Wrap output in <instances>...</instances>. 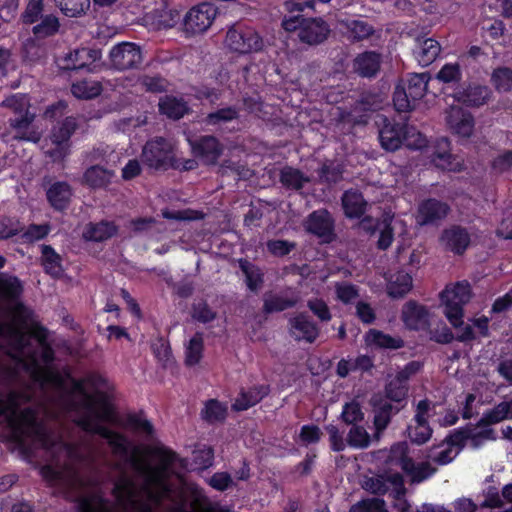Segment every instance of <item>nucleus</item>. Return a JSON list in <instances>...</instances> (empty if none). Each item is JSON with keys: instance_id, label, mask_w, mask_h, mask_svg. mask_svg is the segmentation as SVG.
Masks as SVG:
<instances>
[{"instance_id": "nucleus-1", "label": "nucleus", "mask_w": 512, "mask_h": 512, "mask_svg": "<svg viewBox=\"0 0 512 512\" xmlns=\"http://www.w3.org/2000/svg\"><path fill=\"white\" fill-rule=\"evenodd\" d=\"M21 290L16 277L0 274V345L14 361L15 373L24 372L43 399L36 405L30 392H0V423L19 446H40L51 453L55 463L41 469L48 483H82L74 462L88 464L99 452L90 441L70 442L47 421L65 413L84 431L105 439L116 454L126 455L125 437L104 425L114 422L112 385L96 374L78 381L52 367L53 350L45 331L28 324V311L17 299Z\"/></svg>"}, {"instance_id": "nucleus-2", "label": "nucleus", "mask_w": 512, "mask_h": 512, "mask_svg": "<svg viewBox=\"0 0 512 512\" xmlns=\"http://www.w3.org/2000/svg\"><path fill=\"white\" fill-rule=\"evenodd\" d=\"M377 459H384L387 470L383 474L366 478L363 488L373 494L387 492L399 495L404 490V483L398 469L406 473L413 482H421L435 472L428 462L415 464L408 456V445L405 442L396 443L389 451L380 450L376 453Z\"/></svg>"}, {"instance_id": "nucleus-3", "label": "nucleus", "mask_w": 512, "mask_h": 512, "mask_svg": "<svg viewBox=\"0 0 512 512\" xmlns=\"http://www.w3.org/2000/svg\"><path fill=\"white\" fill-rule=\"evenodd\" d=\"M2 106L11 109L16 117L10 120L11 126L16 130L15 138L37 142L40 133L30 129L35 113L30 112V104L26 95L14 94L2 102Z\"/></svg>"}, {"instance_id": "nucleus-4", "label": "nucleus", "mask_w": 512, "mask_h": 512, "mask_svg": "<svg viewBox=\"0 0 512 512\" xmlns=\"http://www.w3.org/2000/svg\"><path fill=\"white\" fill-rule=\"evenodd\" d=\"M471 299V288L468 282L461 281L447 285L440 294L443 313L454 327L463 324V307Z\"/></svg>"}, {"instance_id": "nucleus-5", "label": "nucleus", "mask_w": 512, "mask_h": 512, "mask_svg": "<svg viewBox=\"0 0 512 512\" xmlns=\"http://www.w3.org/2000/svg\"><path fill=\"white\" fill-rule=\"evenodd\" d=\"M381 146L387 151L397 150L403 142L411 149H422L426 138L413 128L399 124L385 123L379 132Z\"/></svg>"}, {"instance_id": "nucleus-6", "label": "nucleus", "mask_w": 512, "mask_h": 512, "mask_svg": "<svg viewBox=\"0 0 512 512\" xmlns=\"http://www.w3.org/2000/svg\"><path fill=\"white\" fill-rule=\"evenodd\" d=\"M282 26L288 32H297L299 39L307 44H318L329 33V27L322 19L303 18L300 15L285 18Z\"/></svg>"}, {"instance_id": "nucleus-7", "label": "nucleus", "mask_w": 512, "mask_h": 512, "mask_svg": "<svg viewBox=\"0 0 512 512\" xmlns=\"http://www.w3.org/2000/svg\"><path fill=\"white\" fill-rule=\"evenodd\" d=\"M76 127V119L72 117L54 126L45 148V153L54 162L63 160L70 153V137Z\"/></svg>"}, {"instance_id": "nucleus-8", "label": "nucleus", "mask_w": 512, "mask_h": 512, "mask_svg": "<svg viewBox=\"0 0 512 512\" xmlns=\"http://www.w3.org/2000/svg\"><path fill=\"white\" fill-rule=\"evenodd\" d=\"M225 45L231 51L244 54L259 51L263 41L254 29L236 25L227 31Z\"/></svg>"}, {"instance_id": "nucleus-9", "label": "nucleus", "mask_w": 512, "mask_h": 512, "mask_svg": "<svg viewBox=\"0 0 512 512\" xmlns=\"http://www.w3.org/2000/svg\"><path fill=\"white\" fill-rule=\"evenodd\" d=\"M218 9L211 3H201L186 14L184 30L187 34L195 35L205 32L213 23Z\"/></svg>"}, {"instance_id": "nucleus-10", "label": "nucleus", "mask_w": 512, "mask_h": 512, "mask_svg": "<svg viewBox=\"0 0 512 512\" xmlns=\"http://www.w3.org/2000/svg\"><path fill=\"white\" fill-rule=\"evenodd\" d=\"M445 122L448 130L459 138H469L474 133L475 120L472 114L454 102L449 104L445 113Z\"/></svg>"}, {"instance_id": "nucleus-11", "label": "nucleus", "mask_w": 512, "mask_h": 512, "mask_svg": "<svg viewBox=\"0 0 512 512\" xmlns=\"http://www.w3.org/2000/svg\"><path fill=\"white\" fill-rule=\"evenodd\" d=\"M143 161L150 167L160 168L173 160V148L170 142L156 138L146 143L142 151Z\"/></svg>"}, {"instance_id": "nucleus-12", "label": "nucleus", "mask_w": 512, "mask_h": 512, "mask_svg": "<svg viewBox=\"0 0 512 512\" xmlns=\"http://www.w3.org/2000/svg\"><path fill=\"white\" fill-rule=\"evenodd\" d=\"M110 61L118 70L135 68L142 62L140 47L130 42L120 43L111 49Z\"/></svg>"}, {"instance_id": "nucleus-13", "label": "nucleus", "mask_w": 512, "mask_h": 512, "mask_svg": "<svg viewBox=\"0 0 512 512\" xmlns=\"http://www.w3.org/2000/svg\"><path fill=\"white\" fill-rule=\"evenodd\" d=\"M464 443L462 433H454L436 446H433L428 458L439 465L450 463L461 451Z\"/></svg>"}, {"instance_id": "nucleus-14", "label": "nucleus", "mask_w": 512, "mask_h": 512, "mask_svg": "<svg viewBox=\"0 0 512 512\" xmlns=\"http://www.w3.org/2000/svg\"><path fill=\"white\" fill-rule=\"evenodd\" d=\"M100 57L99 50L83 47L68 51L57 60V64L64 70H77L89 66Z\"/></svg>"}, {"instance_id": "nucleus-15", "label": "nucleus", "mask_w": 512, "mask_h": 512, "mask_svg": "<svg viewBox=\"0 0 512 512\" xmlns=\"http://www.w3.org/2000/svg\"><path fill=\"white\" fill-rule=\"evenodd\" d=\"M374 232L378 234V248L385 250L392 244L394 234L401 235L406 232V225L402 219L396 218L390 213H385Z\"/></svg>"}, {"instance_id": "nucleus-16", "label": "nucleus", "mask_w": 512, "mask_h": 512, "mask_svg": "<svg viewBox=\"0 0 512 512\" xmlns=\"http://www.w3.org/2000/svg\"><path fill=\"white\" fill-rule=\"evenodd\" d=\"M401 319L408 329L421 330L429 324V312L424 306L408 301L402 308Z\"/></svg>"}, {"instance_id": "nucleus-17", "label": "nucleus", "mask_w": 512, "mask_h": 512, "mask_svg": "<svg viewBox=\"0 0 512 512\" xmlns=\"http://www.w3.org/2000/svg\"><path fill=\"white\" fill-rule=\"evenodd\" d=\"M490 97V90L486 86L470 85L459 89L453 95V102L462 103L471 107L484 105Z\"/></svg>"}, {"instance_id": "nucleus-18", "label": "nucleus", "mask_w": 512, "mask_h": 512, "mask_svg": "<svg viewBox=\"0 0 512 512\" xmlns=\"http://www.w3.org/2000/svg\"><path fill=\"white\" fill-rule=\"evenodd\" d=\"M449 141L442 138L437 143L438 150L433 153L432 162L440 169L448 171H460L463 166L461 158L448 153Z\"/></svg>"}, {"instance_id": "nucleus-19", "label": "nucleus", "mask_w": 512, "mask_h": 512, "mask_svg": "<svg viewBox=\"0 0 512 512\" xmlns=\"http://www.w3.org/2000/svg\"><path fill=\"white\" fill-rule=\"evenodd\" d=\"M440 241L446 249L460 254L468 247L470 237L465 229L455 226L446 229L442 233Z\"/></svg>"}, {"instance_id": "nucleus-20", "label": "nucleus", "mask_w": 512, "mask_h": 512, "mask_svg": "<svg viewBox=\"0 0 512 512\" xmlns=\"http://www.w3.org/2000/svg\"><path fill=\"white\" fill-rule=\"evenodd\" d=\"M291 333L297 340L312 343L319 335L317 326L306 316L300 314L290 321Z\"/></svg>"}, {"instance_id": "nucleus-21", "label": "nucleus", "mask_w": 512, "mask_h": 512, "mask_svg": "<svg viewBox=\"0 0 512 512\" xmlns=\"http://www.w3.org/2000/svg\"><path fill=\"white\" fill-rule=\"evenodd\" d=\"M306 228L319 237L329 238L333 230L330 214L326 210L313 212L306 221Z\"/></svg>"}, {"instance_id": "nucleus-22", "label": "nucleus", "mask_w": 512, "mask_h": 512, "mask_svg": "<svg viewBox=\"0 0 512 512\" xmlns=\"http://www.w3.org/2000/svg\"><path fill=\"white\" fill-rule=\"evenodd\" d=\"M189 142L194 154L201 157L206 163H214L221 153L218 141L212 136L202 137L197 142L189 139Z\"/></svg>"}, {"instance_id": "nucleus-23", "label": "nucleus", "mask_w": 512, "mask_h": 512, "mask_svg": "<svg viewBox=\"0 0 512 512\" xmlns=\"http://www.w3.org/2000/svg\"><path fill=\"white\" fill-rule=\"evenodd\" d=\"M413 286L412 277L405 271H397L387 279V293L390 297L401 298L406 295Z\"/></svg>"}, {"instance_id": "nucleus-24", "label": "nucleus", "mask_w": 512, "mask_h": 512, "mask_svg": "<svg viewBox=\"0 0 512 512\" xmlns=\"http://www.w3.org/2000/svg\"><path fill=\"white\" fill-rule=\"evenodd\" d=\"M440 51V44L432 38H427L417 41L414 56L420 65L428 66L436 60Z\"/></svg>"}, {"instance_id": "nucleus-25", "label": "nucleus", "mask_w": 512, "mask_h": 512, "mask_svg": "<svg viewBox=\"0 0 512 512\" xmlns=\"http://www.w3.org/2000/svg\"><path fill=\"white\" fill-rule=\"evenodd\" d=\"M448 206L437 200H427L419 206L418 222L426 224L445 217L448 213Z\"/></svg>"}, {"instance_id": "nucleus-26", "label": "nucleus", "mask_w": 512, "mask_h": 512, "mask_svg": "<svg viewBox=\"0 0 512 512\" xmlns=\"http://www.w3.org/2000/svg\"><path fill=\"white\" fill-rule=\"evenodd\" d=\"M71 196V187L66 182H56L47 190L48 201L57 210L66 208Z\"/></svg>"}, {"instance_id": "nucleus-27", "label": "nucleus", "mask_w": 512, "mask_h": 512, "mask_svg": "<svg viewBox=\"0 0 512 512\" xmlns=\"http://www.w3.org/2000/svg\"><path fill=\"white\" fill-rule=\"evenodd\" d=\"M339 25L341 31L354 40L368 38L374 31L372 26H370L366 21L360 19L340 20Z\"/></svg>"}, {"instance_id": "nucleus-28", "label": "nucleus", "mask_w": 512, "mask_h": 512, "mask_svg": "<svg viewBox=\"0 0 512 512\" xmlns=\"http://www.w3.org/2000/svg\"><path fill=\"white\" fill-rule=\"evenodd\" d=\"M117 232L116 226L111 222L90 223L83 230V237L89 241H104Z\"/></svg>"}, {"instance_id": "nucleus-29", "label": "nucleus", "mask_w": 512, "mask_h": 512, "mask_svg": "<svg viewBox=\"0 0 512 512\" xmlns=\"http://www.w3.org/2000/svg\"><path fill=\"white\" fill-rule=\"evenodd\" d=\"M401 85L406 87V91L412 102L415 104L416 101L421 99L427 90L428 78L426 74H412L406 79L400 81Z\"/></svg>"}, {"instance_id": "nucleus-30", "label": "nucleus", "mask_w": 512, "mask_h": 512, "mask_svg": "<svg viewBox=\"0 0 512 512\" xmlns=\"http://www.w3.org/2000/svg\"><path fill=\"white\" fill-rule=\"evenodd\" d=\"M266 386H259L251 388L249 391L242 392L240 396L233 403V408L237 411L247 410L254 406L268 394Z\"/></svg>"}, {"instance_id": "nucleus-31", "label": "nucleus", "mask_w": 512, "mask_h": 512, "mask_svg": "<svg viewBox=\"0 0 512 512\" xmlns=\"http://www.w3.org/2000/svg\"><path fill=\"white\" fill-rule=\"evenodd\" d=\"M380 58L374 52H365L354 60V69L362 76H373L379 69Z\"/></svg>"}, {"instance_id": "nucleus-32", "label": "nucleus", "mask_w": 512, "mask_h": 512, "mask_svg": "<svg viewBox=\"0 0 512 512\" xmlns=\"http://www.w3.org/2000/svg\"><path fill=\"white\" fill-rule=\"evenodd\" d=\"M342 204L345 214L349 218L360 217L366 207V202L362 195L356 191H347L342 198Z\"/></svg>"}, {"instance_id": "nucleus-33", "label": "nucleus", "mask_w": 512, "mask_h": 512, "mask_svg": "<svg viewBox=\"0 0 512 512\" xmlns=\"http://www.w3.org/2000/svg\"><path fill=\"white\" fill-rule=\"evenodd\" d=\"M368 346L380 348L398 349L403 346V340L399 337H392L377 330H370L365 336Z\"/></svg>"}, {"instance_id": "nucleus-34", "label": "nucleus", "mask_w": 512, "mask_h": 512, "mask_svg": "<svg viewBox=\"0 0 512 512\" xmlns=\"http://www.w3.org/2000/svg\"><path fill=\"white\" fill-rule=\"evenodd\" d=\"M393 414V406L391 403L385 401L379 406H377L374 410V427L375 434L374 438L376 441L379 440L381 433L388 426L391 416Z\"/></svg>"}, {"instance_id": "nucleus-35", "label": "nucleus", "mask_w": 512, "mask_h": 512, "mask_svg": "<svg viewBox=\"0 0 512 512\" xmlns=\"http://www.w3.org/2000/svg\"><path fill=\"white\" fill-rule=\"evenodd\" d=\"M204 341L201 334H195L185 344V363L194 366L200 362L203 356Z\"/></svg>"}, {"instance_id": "nucleus-36", "label": "nucleus", "mask_w": 512, "mask_h": 512, "mask_svg": "<svg viewBox=\"0 0 512 512\" xmlns=\"http://www.w3.org/2000/svg\"><path fill=\"white\" fill-rule=\"evenodd\" d=\"M159 110L169 118L179 119L183 117L188 108L181 99L167 96L159 102Z\"/></svg>"}, {"instance_id": "nucleus-37", "label": "nucleus", "mask_w": 512, "mask_h": 512, "mask_svg": "<svg viewBox=\"0 0 512 512\" xmlns=\"http://www.w3.org/2000/svg\"><path fill=\"white\" fill-rule=\"evenodd\" d=\"M42 264L45 271L53 277H59L62 274V265L60 256L51 246L42 247Z\"/></svg>"}, {"instance_id": "nucleus-38", "label": "nucleus", "mask_w": 512, "mask_h": 512, "mask_svg": "<svg viewBox=\"0 0 512 512\" xmlns=\"http://www.w3.org/2000/svg\"><path fill=\"white\" fill-rule=\"evenodd\" d=\"M72 94L79 99H90L98 96L102 87L101 84L93 80H83L74 83L71 87Z\"/></svg>"}, {"instance_id": "nucleus-39", "label": "nucleus", "mask_w": 512, "mask_h": 512, "mask_svg": "<svg viewBox=\"0 0 512 512\" xmlns=\"http://www.w3.org/2000/svg\"><path fill=\"white\" fill-rule=\"evenodd\" d=\"M113 172L100 166H92L84 174L85 182L92 187H102L109 183Z\"/></svg>"}, {"instance_id": "nucleus-40", "label": "nucleus", "mask_w": 512, "mask_h": 512, "mask_svg": "<svg viewBox=\"0 0 512 512\" xmlns=\"http://www.w3.org/2000/svg\"><path fill=\"white\" fill-rule=\"evenodd\" d=\"M371 440V436L363 426L354 424L348 432L347 444L353 448H367Z\"/></svg>"}, {"instance_id": "nucleus-41", "label": "nucleus", "mask_w": 512, "mask_h": 512, "mask_svg": "<svg viewBox=\"0 0 512 512\" xmlns=\"http://www.w3.org/2000/svg\"><path fill=\"white\" fill-rule=\"evenodd\" d=\"M61 11L69 17H77L90 7V0H56Z\"/></svg>"}, {"instance_id": "nucleus-42", "label": "nucleus", "mask_w": 512, "mask_h": 512, "mask_svg": "<svg viewBox=\"0 0 512 512\" xmlns=\"http://www.w3.org/2000/svg\"><path fill=\"white\" fill-rule=\"evenodd\" d=\"M491 82L496 90L507 92L512 89V68L500 67L493 71Z\"/></svg>"}, {"instance_id": "nucleus-43", "label": "nucleus", "mask_w": 512, "mask_h": 512, "mask_svg": "<svg viewBox=\"0 0 512 512\" xmlns=\"http://www.w3.org/2000/svg\"><path fill=\"white\" fill-rule=\"evenodd\" d=\"M308 181L309 178L297 169L286 167L281 171V182L289 188L300 189Z\"/></svg>"}, {"instance_id": "nucleus-44", "label": "nucleus", "mask_w": 512, "mask_h": 512, "mask_svg": "<svg viewBox=\"0 0 512 512\" xmlns=\"http://www.w3.org/2000/svg\"><path fill=\"white\" fill-rule=\"evenodd\" d=\"M408 433L413 442L422 444L430 439L432 430L427 424V420H422L414 421V423L408 427Z\"/></svg>"}, {"instance_id": "nucleus-45", "label": "nucleus", "mask_w": 512, "mask_h": 512, "mask_svg": "<svg viewBox=\"0 0 512 512\" xmlns=\"http://www.w3.org/2000/svg\"><path fill=\"white\" fill-rule=\"evenodd\" d=\"M505 419H512V399L510 401L501 402L485 414V420L490 424L498 423Z\"/></svg>"}, {"instance_id": "nucleus-46", "label": "nucleus", "mask_w": 512, "mask_h": 512, "mask_svg": "<svg viewBox=\"0 0 512 512\" xmlns=\"http://www.w3.org/2000/svg\"><path fill=\"white\" fill-rule=\"evenodd\" d=\"M226 412V406L216 400H210L206 403L202 411V416L209 422H216L223 420L226 416Z\"/></svg>"}, {"instance_id": "nucleus-47", "label": "nucleus", "mask_w": 512, "mask_h": 512, "mask_svg": "<svg viewBox=\"0 0 512 512\" xmlns=\"http://www.w3.org/2000/svg\"><path fill=\"white\" fill-rule=\"evenodd\" d=\"M241 268L246 276L248 288L252 291L259 289L263 281L261 270L248 262H241Z\"/></svg>"}, {"instance_id": "nucleus-48", "label": "nucleus", "mask_w": 512, "mask_h": 512, "mask_svg": "<svg viewBox=\"0 0 512 512\" xmlns=\"http://www.w3.org/2000/svg\"><path fill=\"white\" fill-rule=\"evenodd\" d=\"M393 103L396 110L399 112H407L415 107L406 91V87L400 83L395 88Z\"/></svg>"}, {"instance_id": "nucleus-49", "label": "nucleus", "mask_w": 512, "mask_h": 512, "mask_svg": "<svg viewBox=\"0 0 512 512\" xmlns=\"http://www.w3.org/2000/svg\"><path fill=\"white\" fill-rule=\"evenodd\" d=\"M350 512H388L385 508V502L382 499L373 498L362 500L354 504Z\"/></svg>"}, {"instance_id": "nucleus-50", "label": "nucleus", "mask_w": 512, "mask_h": 512, "mask_svg": "<svg viewBox=\"0 0 512 512\" xmlns=\"http://www.w3.org/2000/svg\"><path fill=\"white\" fill-rule=\"evenodd\" d=\"M59 22L53 15L45 16L41 23L33 28V32L38 37H46L58 31Z\"/></svg>"}, {"instance_id": "nucleus-51", "label": "nucleus", "mask_w": 512, "mask_h": 512, "mask_svg": "<svg viewBox=\"0 0 512 512\" xmlns=\"http://www.w3.org/2000/svg\"><path fill=\"white\" fill-rule=\"evenodd\" d=\"M51 228L48 224H32L23 233L22 238L26 242H35L43 239L48 235Z\"/></svg>"}, {"instance_id": "nucleus-52", "label": "nucleus", "mask_w": 512, "mask_h": 512, "mask_svg": "<svg viewBox=\"0 0 512 512\" xmlns=\"http://www.w3.org/2000/svg\"><path fill=\"white\" fill-rule=\"evenodd\" d=\"M460 77L461 71L457 63L445 64L437 74V79L444 83L458 81Z\"/></svg>"}, {"instance_id": "nucleus-53", "label": "nucleus", "mask_w": 512, "mask_h": 512, "mask_svg": "<svg viewBox=\"0 0 512 512\" xmlns=\"http://www.w3.org/2000/svg\"><path fill=\"white\" fill-rule=\"evenodd\" d=\"M326 431L329 435L330 447L333 451H343L346 448L347 441L343 438V433L335 425H327Z\"/></svg>"}, {"instance_id": "nucleus-54", "label": "nucleus", "mask_w": 512, "mask_h": 512, "mask_svg": "<svg viewBox=\"0 0 512 512\" xmlns=\"http://www.w3.org/2000/svg\"><path fill=\"white\" fill-rule=\"evenodd\" d=\"M322 432L318 426L304 425L299 434V439L304 445H310L319 442Z\"/></svg>"}, {"instance_id": "nucleus-55", "label": "nucleus", "mask_w": 512, "mask_h": 512, "mask_svg": "<svg viewBox=\"0 0 512 512\" xmlns=\"http://www.w3.org/2000/svg\"><path fill=\"white\" fill-rule=\"evenodd\" d=\"M295 302L281 296H269L265 298L264 307L267 312L282 311L293 306Z\"/></svg>"}, {"instance_id": "nucleus-56", "label": "nucleus", "mask_w": 512, "mask_h": 512, "mask_svg": "<svg viewBox=\"0 0 512 512\" xmlns=\"http://www.w3.org/2000/svg\"><path fill=\"white\" fill-rule=\"evenodd\" d=\"M386 393L389 399L397 402L401 401L407 393L405 382L401 381L396 376V378L388 384Z\"/></svg>"}, {"instance_id": "nucleus-57", "label": "nucleus", "mask_w": 512, "mask_h": 512, "mask_svg": "<svg viewBox=\"0 0 512 512\" xmlns=\"http://www.w3.org/2000/svg\"><path fill=\"white\" fill-rule=\"evenodd\" d=\"M336 295L338 300L348 304L357 299L358 290L354 285L341 283L336 285Z\"/></svg>"}, {"instance_id": "nucleus-58", "label": "nucleus", "mask_w": 512, "mask_h": 512, "mask_svg": "<svg viewBox=\"0 0 512 512\" xmlns=\"http://www.w3.org/2000/svg\"><path fill=\"white\" fill-rule=\"evenodd\" d=\"M307 306L321 321H329L331 319L330 310L322 299H310Z\"/></svg>"}, {"instance_id": "nucleus-59", "label": "nucleus", "mask_w": 512, "mask_h": 512, "mask_svg": "<svg viewBox=\"0 0 512 512\" xmlns=\"http://www.w3.org/2000/svg\"><path fill=\"white\" fill-rule=\"evenodd\" d=\"M342 418L348 424H353L363 419V413L358 403L351 402L344 406Z\"/></svg>"}, {"instance_id": "nucleus-60", "label": "nucleus", "mask_w": 512, "mask_h": 512, "mask_svg": "<svg viewBox=\"0 0 512 512\" xmlns=\"http://www.w3.org/2000/svg\"><path fill=\"white\" fill-rule=\"evenodd\" d=\"M129 426L131 429L145 436H150L153 433L151 423L140 415H134L129 418Z\"/></svg>"}, {"instance_id": "nucleus-61", "label": "nucleus", "mask_w": 512, "mask_h": 512, "mask_svg": "<svg viewBox=\"0 0 512 512\" xmlns=\"http://www.w3.org/2000/svg\"><path fill=\"white\" fill-rule=\"evenodd\" d=\"M16 69L14 61L11 59L9 50L0 47V80L5 78L11 71Z\"/></svg>"}, {"instance_id": "nucleus-62", "label": "nucleus", "mask_w": 512, "mask_h": 512, "mask_svg": "<svg viewBox=\"0 0 512 512\" xmlns=\"http://www.w3.org/2000/svg\"><path fill=\"white\" fill-rule=\"evenodd\" d=\"M20 231V225L17 221L9 218L0 220V239H7L16 235Z\"/></svg>"}, {"instance_id": "nucleus-63", "label": "nucleus", "mask_w": 512, "mask_h": 512, "mask_svg": "<svg viewBox=\"0 0 512 512\" xmlns=\"http://www.w3.org/2000/svg\"><path fill=\"white\" fill-rule=\"evenodd\" d=\"M42 12V0H30L22 18L25 23H34Z\"/></svg>"}, {"instance_id": "nucleus-64", "label": "nucleus", "mask_w": 512, "mask_h": 512, "mask_svg": "<svg viewBox=\"0 0 512 512\" xmlns=\"http://www.w3.org/2000/svg\"><path fill=\"white\" fill-rule=\"evenodd\" d=\"M492 168L496 173H502L512 168V151H507L494 159Z\"/></svg>"}]
</instances>
